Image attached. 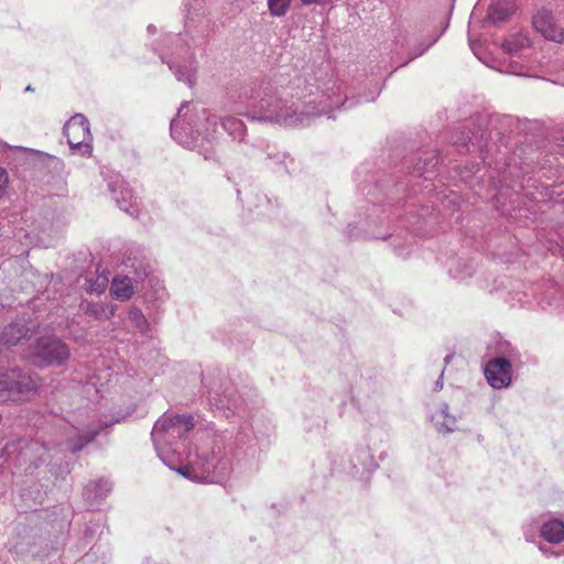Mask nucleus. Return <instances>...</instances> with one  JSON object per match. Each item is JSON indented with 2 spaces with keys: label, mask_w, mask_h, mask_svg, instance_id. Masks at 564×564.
I'll list each match as a JSON object with an SVG mask.
<instances>
[{
  "label": "nucleus",
  "mask_w": 564,
  "mask_h": 564,
  "mask_svg": "<svg viewBox=\"0 0 564 564\" xmlns=\"http://www.w3.org/2000/svg\"><path fill=\"white\" fill-rule=\"evenodd\" d=\"M340 87L333 79L317 83L314 76H297L290 90L273 87L271 83L254 85L240 97L235 111L252 121L279 126H297L314 116L329 115L345 106Z\"/></svg>",
  "instance_id": "1"
},
{
  "label": "nucleus",
  "mask_w": 564,
  "mask_h": 564,
  "mask_svg": "<svg viewBox=\"0 0 564 564\" xmlns=\"http://www.w3.org/2000/svg\"><path fill=\"white\" fill-rule=\"evenodd\" d=\"M194 427L189 415H163L154 424L151 436L161 460L171 469L194 481H216L229 469V459L223 454L220 443L208 437L205 444L197 446L195 453L187 454V463L178 468L174 463L177 454V442Z\"/></svg>",
  "instance_id": "2"
},
{
  "label": "nucleus",
  "mask_w": 564,
  "mask_h": 564,
  "mask_svg": "<svg viewBox=\"0 0 564 564\" xmlns=\"http://www.w3.org/2000/svg\"><path fill=\"white\" fill-rule=\"evenodd\" d=\"M218 118L208 109L183 102L171 121L172 138L184 148L196 150L209 159L216 139Z\"/></svg>",
  "instance_id": "3"
},
{
  "label": "nucleus",
  "mask_w": 564,
  "mask_h": 564,
  "mask_svg": "<svg viewBox=\"0 0 564 564\" xmlns=\"http://www.w3.org/2000/svg\"><path fill=\"white\" fill-rule=\"evenodd\" d=\"M122 272L113 276L110 294L118 301H128L137 292L144 289L150 278L151 265L139 249H130L122 260Z\"/></svg>",
  "instance_id": "4"
},
{
  "label": "nucleus",
  "mask_w": 564,
  "mask_h": 564,
  "mask_svg": "<svg viewBox=\"0 0 564 564\" xmlns=\"http://www.w3.org/2000/svg\"><path fill=\"white\" fill-rule=\"evenodd\" d=\"M36 388L37 381L19 369L0 371V402L26 400Z\"/></svg>",
  "instance_id": "5"
},
{
  "label": "nucleus",
  "mask_w": 564,
  "mask_h": 564,
  "mask_svg": "<svg viewBox=\"0 0 564 564\" xmlns=\"http://www.w3.org/2000/svg\"><path fill=\"white\" fill-rule=\"evenodd\" d=\"M8 459L32 473L40 463L45 462L46 447L37 441H19L18 444H8L4 448Z\"/></svg>",
  "instance_id": "6"
},
{
  "label": "nucleus",
  "mask_w": 564,
  "mask_h": 564,
  "mask_svg": "<svg viewBox=\"0 0 564 564\" xmlns=\"http://www.w3.org/2000/svg\"><path fill=\"white\" fill-rule=\"evenodd\" d=\"M68 346L57 337H41L32 352V360L40 367L61 366L69 358Z\"/></svg>",
  "instance_id": "7"
},
{
  "label": "nucleus",
  "mask_w": 564,
  "mask_h": 564,
  "mask_svg": "<svg viewBox=\"0 0 564 564\" xmlns=\"http://www.w3.org/2000/svg\"><path fill=\"white\" fill-rule=\"evenodd\" d=\"M160 57L163 63L169 65V68L174 73L178 82H184L189 87L195 84L197 65L188 46L181 45L176 52H173L171 57L163 54Z\"/></svg>",
  "instance_id": "8"
},
{
  "label": "nucleus",
  "mask_w": 564,
  "mask_h": 564,
  "mask_svg": "<svg viewBox=\"0 0 564 564\" xmlns=\"http://www.w3.org/2000/svg\"><path fill=\"white\" fill-rule=\"evenodd\" d=\"M63 130L70 149L78 150L82 155H91V133L85 116L76 113L65 123Z\"/></svg>",
  "instance_id": "9"
},
{
  "label": "nucleus",
  "mask_w": 564,
  "mask_h": 564,
  "mask_svg": "<svg viewBox=\"0 0 564 564\" xmlns=\"http://www.w3.org/2000/svg\"><path fill=\"white\" fill-rule=\"evenodd\" d=\"M108 188L118 207L131 217H138L141 210L139 197L128 183L118 174L109 177Z\"/></svg>",
  "instance_id": "10"
},
{
  "label": "nucleus",
  "mask_w": 564,
  "mask_h": 564,
  "mask_svg": "<svg viewBox=\"0 0 564 564\" xmlns=\"http://www.w3.org/2000/svg\"><path fill=\"white\" fill-rule=\"evenodd\" d=\"M487 382L494 389H503L512 382V366L505 357L489 360L484 369Z\"/></svg>",
  "instance_id": "11"
},
{
  "label": "nucleus",
  "mask_w": 564,
  "mask_h": 564,
  "mask_svg": "<svg viewBox=\"0 0 564 564\" xmlns=\"http://www.w3.org/2000/svg\"><path fill=\"white\" fill-rule=\"evenodd\" d=\"M533 26L546 40L557 43L564 40V30L556 23L551 11L540 10L533 17Z\"/></svg>",
  "instance_id": "12"
},
{
  "label": "nucleus",
  "mask_w": 564,
  "mask_h": 564,
  "mask_svg": "<svg viewBox=\"0 0 564 564\" xmlns=\"http://www.w3.org/2000/svg\"><path fill=\"white\" fill-rule=\"evenodd\" d=\"M350 473L354 476H362L365 471H370L375 466V459L369 444L358 443L349 454Z\"/></svg>",
  "instance_id": "13"
},
{
  "label": "nucleus",
  "mask_w": 564,
  "mask_h": 564,
  "mask_svg": "<svg viewBox=\"0 0 564 564\" xmlns=\"http://www.w3.org/2000/svg\"><path fill=\"white\" fill-rule=\"evenodd\" d=\"M35 325L28 326L23 318L0 328V346L10 347L18 344L22 338L29 337Z\"/></svg>",
  "instance_id": "14"
},
{
  "label": "nucleus",
  "mask_w": 564,
  "mask_h": 564,
  "mask_svg": "<svg viewBox=\"0 0 564 564\" xmlns=\"http://www.w3.org/2000/svg\"><path fill=\"white\" fill-rule=\"evenodd\" d=\"M430 420L438 433L448 434L456 430L457 419L449 413L447 403L440 404V406L431 413Z\"/></svg>",
  "instance_id": "15"
},
{
  "label": "nucleus",
  "mask_w": 564,
  "mask_h": 564,
  "mask_svg": "<svg viewBox=\"0 0 564 564\" xmlns=\"http://www.w3.org/2000/svg\"><path fill=\"white\" fill-rule=\"evenodd\" d=\"M80 310L89 317L101 322V321H108L112 316H115L116 311H117V305L112 304V303L101 302V301H97V302L83 301L80 304Z\"/></svg>",
  "instance_id": "16"
},
{
  "label": "nucleus",
  "mask_w": 564,
  "mask_h": 564,
  "mask_svg": "<svg viewBox=\"0 0 564 564\" xmlns=\"http://www.w3.org/2000/svg\"><path fill=\"white\" fill-rule=\"evenodd\" d=\"M540 536L551 544L564 541V522L558 519H550L540 527Z\"/></svg>",
  "instance_id": "17"
},
{
  "label": "nucleus",
  "mask_w": 564,
  "mask_h": 564,
  "mask_svg": "<svg viewBox=\"0 0 564 564\" xmlns=\"http://www.w3.org/2000/svg\"><path fill=\"white\" fill-rule=\"evenodd\" d=\"M502 47L511 56L525 57L524 52L530 48V40L524 34L513 33L508 35Z\"/></svg>",
  "instance_id": "18"
},
{
  "label": "nucleus",
  "mask_w": 564,
  "mask_h": 564,
  "mask_svg": "<svg viewBox=\"0 0 564 564\" xmlns=\"http://www.w3.org/2000/svg\"><path fill=\"white\" fill-rule=\"evenodd\" d=\"M112 485L107 479H99L97 481H90L84 488V497L90 501L91 505L107 497L111 491Z\"/></svg>",
  "instance_id": "19"
},
{
  "label": "nucleus",
  "mask_w": 564,
  "mask_h": 564,
  "mask_svg": "<svg viewBox=\"0 0 564 564\" xmlns=\"http://www.w3.org/2000/svg\"><path fill=\"white\" fill-rule=\"evenodd\" d=\"M109 284V275L106 270L100 271L97 268L94 274H90L86 278V291L89 293L100 294L106 291Z\"/></svg>",
  "instance_id": "20"
},
{
  "label": "nucleus",
  "mask_w": 564,
  "mask_h": 564,
  "mask_svg": "<svg viewBox=\"0 0 564 564\" xmlns=\"http://www.w3.org/2000/svg\"><path fill=\"white\" fill-rule=\"evenodd\" d=\"M77 431V438L68 437L66 441V448L72 452L80 451L86 444L90 443L96 435L99 433L98 430L88 429L87 431H80L77 427H73Z\"/></svg>",
  "instance_id": "21"
},
{
  "label": "nucleus",
  "mask_w": 564,
  "mask_h": 564,
  "mask_svg": "<svg viewBox=\"0 0 564 564\" xmlns=\"http://www.w3.org/2000/svg\"><path fill=\"white\" fill-rule=\"evenodd\" d=\"M225 131L232 138V140L241 142L246 135L245 123L235 117H225L221 121Z\"/></svg>",
  "instance_id": "22"
},
{
  "label": "nucleus",
  "mask_w": 564,
  "mask_h": 564,
  "mask_svg": "<svg viewBox=\"0 0 564 564\" xmlns=\"http://www.w3.org/2000/svg\"><path fill=\"white\" fill-rule=\"evenodd\" d=\"M127 318L139 333L147 334L149 332V321L139 307L131 306L127 312Z\"/></svg>",
  "instance_id": "23"
},
{
  "label": "nucleus",
  "mask_w": 564,
  "mask_h": 564,
  "mask_svg": "<svg viewBox=\"0 0 564 564\" xmlns=\"http://www.w3.org/2000/svg\"><path fill=\"white\" fill-rule=\"evenodd\" d=\"M290 6L291 0H268V8L272 17H284Z\"/></svg>",
  "instance_id": "24"
},
{
  "label": "nucleus",
  "mask_w": 564,
  "mask_h": 564,
  "mask_svg": "<svg viewBox=\"0 0 564 564\" xmlns=\"http://www.w3.org/2000/svg\"><path fill=\"white\" fill-rule=\"evenodd\" d=\"M449 272L454 279L465 280L473 275L474 269L466 262L457 261L456 265L449 269Z\"/></svg>",
  "instance_id": "25"
},
{
  "label": "nucleus",
  "mask_w": 564,
  "mask_h": 564,
  "mask_svg": "<svg viewBox=\"0 0 564 564\" xmlns=\"http://www.w3.org/2000/svg\"><path fill=\"white\" fill-rule=\"evenodd\" d=\"M508 15V11L500 7L499 4L491 6L489 8L488 18L492 22H500L503 21Z\"/></svg>",
  "instance_id": "26"
},
{
  "label": "nucleus",
  "mask_w": 564,
  "mask_h": 564,
  "mask_svg": "<svg viewBox=\"0 0 564 564\" xmlns=\"http://www.w3.org/2000/svg\"><path fill=\"white\" fill-rule=\"evenodd\" d=\"M502 72L518 76H529V73L524 70V66L518 61H511Z\"/></svg>",
  "instance_id": "27"
},
{
  "label": "nucleus",
  "mask_w": 564,
  "mask_h": 564,
  "mask_svg": "<svg viewBox=\"0 0 564 564\" xmlns=\"http://www.w3.org/2000/svg\"><path fill=\"white\" fill-rule=\"evenodd\" d=\"M8 184H9L8 172L4 169L0 167V198L6 193Z\"/></svg>",
  "instance_id": "28"
},
{
  "label": "nucleus",
  "mask_w": 564,
  "mask_h": 564,
  "mask_svg": "<svg viewBox=\"0 0 564 564\" xmlns=\"http://www.w3.org/2000/svg\"><path fill=\"white\" fill-rule=\"evenodd\" d=\"M539 549H540V551H541L544 555H546V556H551V555H555V556L564 555V549H563L562 551H560V552H553V551H551V549H550V547L544 546V545H540V546H539Z\"/></svg>",
  "instance_id": "29"
},
{
  "label": "nucleus",
  "mask_w": 564,
  "mask_h": 564,
  "mask_svg": "<svg viewBox=\"0 0 564 564\" xmlns=\"http://www.w3.org/2000/svg\"><path fill=\"white\" fill-rule=\"evenodd\" d=\"M332 0H301V2L305 6L311 4H326L329 3Z\"/></svg>",
  "instance_id": "30"
},
{
  "label": "nucleus",
  "mask_w": 564,
  "mask_h": 564,
  "mask_svg": "<svg viewBox=\"0 0 564 564\" xmlns=\"http://www.w3.org/2000/svg\"><path fill=\"white\" fill-rule=\"evenodd\" d=\"M215 404H216L217 408H229L230 406V402L229 401H225L221 398L215 399Z\"/></svg>",
  "instance_id": "31"
},
{
  "label": "nucleus",
  "mask_w": 564,
  "mask_h": 564,
  "mask_svg": "<svg viewBox=\"0 0 564 564\" xmlns=\"http://www.w3.org/2000/svg\"><path fill=\"white\" fill-rule=\"evenodd\" d=\"M180 37L177 35L175 36H172V35H166L164 39H163V42H171V43H175L177 44L180 42Z\"/></svg>",
  "instance_id": "32"
},
{
  "label": "nucleus",
  "mask_w": 564,
  "mask_h": 564,
  "mask_svg": "<svg viewBox=\"0 0 564 564\" xmlns=\"http://www.w3.org/2000/svg\"><path fill=\"white\" fill-rule=\"evenodd\" d=\"M441 389H443V375H441V377L437 379V381L435 382V388L434 390L435 391H440Z\"/></svg>",
  "instance_id": "33"
},
{
  "label": "nucleus",
  "mask_w": 564,
  "mask_h": 564,
  "mask_svg": "<svg viewBox=\"0 0 564 564\" xmlns=\"http://www.w3.org/2000/svg\"><path fill=\"white\" fill-rule=\"evenodd\" d=\"M436 40H437V39H434V41H433L432 43H430V44H429L427 46H425L424 48L420 50L416 54H414V55H413V57H412V58H414V57H417V56L422 55V54L427 50V47H430L434 42H436Z\"/></svg>",
  "instance_id": "34"
},
{
  "label": "nucleus",
  "mask_w": 564,
  "mask_h": 564,
  "mask_svg": "<svg viewBox=\"0 0 564 564\" xmlns=\"http://www.w3.org/2000/svg\"><path fill=\"white\" fill-rule=\"evenodd\" d=\"M524 535L528 541L533 538V533H531L528 528L524 529Z\"/></svg>",
  "instance_id": "35"
},
{
  "label": "nucleus",
  "mask_w": 564,
  "mask_h": 564,
  "mask_svg": "<svg viewBox=\"0 0 564 564\" xmlns=\"http://www.w3.org/2000/svg\"><path fill=\"white\" fill-rule=\"evenodd\" d=\"M147 30L149 34H154L156 32V28L152 24H150Z\"/></svg>",
  "instance_id": "36"
},
{
  "label": "nucleus",
  "mask_w": 564,
  "mask_h": 564,
  "mask_svg": "<svg viewBox=\"0 0 564 564\" xmlns=\"http://www.w3.org/2000/svg\"><path fill=\"white\" fill-rule=\"evenodd\" d=\"M268 158H278L280 160L281 158H283V155L280 153H274V154L268 153Z\"/></svg>",
  "instance_id": "37"
},
{
  "label": "nucleus",
  "mask_w": 564,
  "mask_h": 564,
  "mask_svg": "<svg viewBox=\"0 0 564 564\" xmlns=\"http://www.w3.org/2000/svg\"><path fill=\"white\" fill-rule=\"evenodd\" d=\"M236 408H237V401L234 399L232 400V413H235Z\"/></svg>",
  "instance_id": "38"
},
{
  "label": "nucleus",
  "mask_w": 564,
  "mask_h": 564,
  "mask_svg": "<svg viewBox=\"0 0 564 564\" xmlns=\"http://www.w3.org/2000/svg\"><path fill=\"white\" fill-rule=\"evenodd\" d=\"M25 91H34V88L31 85H28L25 87Z\"/></svg>",
  "instance_id": "39"
},
{
  "label": "nucleus",
  "mask_w": 564,
  "mask_h": 564,
  "mask_svg": "<svg viewBox=\"0 0 564 564\" xmlns=\"http://www.w3.org/2000/svg\"><path fill=\"white\" fill-rule=\"evenodd\" d=\"M39 155L42 158H51L50 155H46V154H39Z\"/></svg>",
  "instance_id": "40"
},
{
  "label": "nucleus",
  "mask_w": 564,
  "mask_h": 564,
  "mask_svg": "<svg viewBox=\"0 0 564 564\" xmlns=\"http://www.w3.org/2000/svg\"><path fill=\"white\" fill-rule=\"evenodd\" d=\"M449 358H451L449 356H446L445 361L448 362Z\"/></svg>",
  "instance_id": "41"
},
{
  "label": "nucleus",
  "mask_w": 564,
  "mask_h": 564,
  "mask_svg": "<svg viewBox=\"0 0 564 564\" xmlns=\"http://www.w3.org/2000/svg\"><path fill=\"white\" fill-rule=\"evenodd\" d=\"M562 84L564 85V77H563V79H562Z\"/></svg>",
  "instance_id": "42"
}]
</instances>
